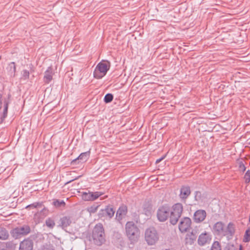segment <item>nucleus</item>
Returning a JSON list of instances; mask_svg holds the SVG:
<instances>
[{"mask_svg": "<svg viewBox=\"0 0 250 250\" xmlns=\"http://www.w3.org/2000/svg\"><path fill=\"white\" fill-rule=\"evenodd\" d=\"M191 225V219L189 217H184L180 222L179 229L182 233L187 232L190 228Z\"/></svg>", "mask_w": 250, "mask_h": 250, "instance_id": "nucleus-13", "label": "nucleus"}, {"mask_svg": "<svg viewBox=\"0 0 250 250\" xmlns=\"http://www.w3.org/2000/svg\"><path fill=\"white\" fill-rule=\"evenodd\" d=\"M245 242H248L250 240V232L249 230H246L245 235Z\"/></svg>", "mask_w": 250, "mask_h": 250, "instance_id": "nucleus-36", "label": "nucleus"}, {"mask_svg": "<svg viewBox=\"0 0 250 250\" xmlns=\"http://www.w3.org/2000/svg\"><path fill=\"white\" fill-rule=\"evenodd\" d=\"M52 205L56 208H60L61 207H64L66 204L63 200L54 199H53Z\"/></svg>", "mask_w": 250, "mask_h": 250, "instance_id": "nucleus-26", "label": "nucleus"}, {"mask_svg": "<svg viewBox=\"0 0 250 250\" xmlns=\"http://www.w3.org/2000/svg\"><path fill=\"white\" fill-rule=\"evenodd\" d=\"M22 77L24 80L29 79V72L27 70H23L22 71Z\"/></svg>", "mask_w": 250, "mask_h": 250, "instance_id": "nucleus-33", "label": "nucleus"}, {"mask_svg": "<svg viewBox=\"0 0 250 250\" xmlns=\"http://www.w3.org/2000/svg\"><path fill=\"white\" fill-rule=\"evenodd\" d=\"M226 248L227 250H238V249L235 248L233 245H228Z\"/></svg>", "mask_w": 250, "mask_h": 250, "instance_id": "nucleus-38", "label": "nucleus"}, {"mask_svg": "<svg viewBox=\"0 0 250 250\" xmlns=\"http://www.w3.org/2000/svg\"><path fill=\"white\" fill-rule=\"evenodd\" d=\"M145 239L148 245H155L159 240V235L156 229L150 227L146 229L145 232Z\"/></svg>", "mask_w": 250, "mask_h": 250, "instance_id": "nucleus-5", "label": "nucleus"}, {"mask_svg": "<svg viewBox=\"0 0 250 250\" xmlns=\"http://www.w3.org/2000/svg\"><path fill=\"white\" fill-rule=\"evenodd\" d=\"M239 168L242 172H244L246 170V167L242 162L239 163Z\"/></svg>", "mask_w": 250, "mask_h": 250, "instance_id": "nucleus-37", "label": "nucleus"}, {"mask_svg": "<svg viewBox=\"0 0 250 250\" xmlns=\"http://www.w3.org/2000/svg\"><path fill=\"white\" fill-rule=\"evenodd\" d=\"M89 151L82 153L77 158L71 161V164L76 165L79 161H81L82 163L85 162L89 156Z\"/></svg>", "mask_w": 250, "mask_h": 250, "instance_id": "nucleus-19", "label": "nucleus"}, {"mask_svg": "<svg viewBox=\"0 0 250 250\" xmlns=\"http://www.w3.org/2000/svg\"><path fill=\"white\" fill-rule=\"evenodd\" d=\"M127 212V208L125 205H122L119 207L116 212V218L121 220L125 216Z\"/></svg>", "mask_w": 250, "mask_h": 250, "instance_id": "nucleus-18", "label": "nucleus"}, {"mask_svg": "<svg viewBox=\"0 0 250 250\" xmlns=\"http://www.w3.org/2000/svg\"><path fill=\"white\" fill-rule=\"evenodd\" d=\"M52 79V68L49 67L44 73L43 77L44 82L46 83H49Z\"/></svg>", "mask_w": 250, "mask_h": 250, "instance_id": "nucleus-21", "label": "nucleus"}, {"mask_svg": "<svg viewBox=\"0 0 250 250\" xmlns=\"http://www.w3.org/2000/svg\"><path fill=\"white\" fill-rule=\"evenodd\" d=\"M78 179V178H75V179H74L71 180H70L69 181H68L67 182H66V183H65V185H66V184H69V183H71V182L73 181L74 180H76V179Z\"/></svg>", "mask_w": 250, "mask_h": 250, "instance_id": "nucleus-42", "label": "nucleus"}, {"mask_svg": "<svg viewBox=\"0 0 250 250\" xmlns=\"http://www.w3.org/2000/svg\"><path fill=\"white\" fill-rule=\"evenodd\" d=\"M8 75L12 77L15 76L16 67V64L14 62H11L9 63L8 67L6 68Z\"/></svg>", "mask_w": 250, "mask_h": 250, "instance_id": "nucleus-24", "label": "nucleus"}, {"mask_svg": "<svg viewBox=\"0 0 250 250\" xmlns=\"http://www.w3.org/2000/svg\"><path fill=\"white\" fill-rule=\"evenodd\" d=\"M103 194L104 193L102 192L96 191L93 192L88 191V192H82V197L84 201H94Z\"/></svg>", "mask_w": 250, "mask_h": 250, "instance_id": "nucleus-10", "label": "nucleus"}, {"mask_svg": "<svg viewBox=\"0 0 250 250\" xmlns=\"http://www.w3.org/2000/svg\"><path fill=\"white\" fill-rule=\"evenodd\" d=\"M30 231L31 229L30 227L27 225H24L12 229L10 233L13 238L19 239L28 234Z\"/></svg>", "mask_w": 250, "mask_h": 250, "instance_id": "nucleus-7", "label": "nucleus"}, {"mask_svg": "<svg viewBox=\"0 0 250 250\" xmlns=\"http://www.w3.org/2000/svg\"><path fill=\"white\" fill-rule=\"evenodd\" d=\"M191 191L189 186H182L180 189V198L182 200L186 201L190 194Z\"/></svg>", "mask_w": 250, "mask_h": 250, "instance_id": "nucleus-17", "label": "nucleus"}, {"mask_svg": "<svg viewBox=\"0 0 250 250\" xmlns=\"http://www.w3.org/2000/svg\"><path fill=\"white\" fill-rule=\"evenodd\" d=\"M61 226L62 229H64L69 226L71 224V217L69 216H63L60 219Z\"/></svg>", "mask_w": 250, "mask_h": 250, "instance_id": "nucleus-22", "label": "nucleus"}, {"mask_svg": "<svg viewBox=\"0 0 250 250\" xmlns=\"http://www.w3.org/2000/svg\"><path fill=\"white\" fill-rule=\"evenodd\" d=\"M126 236L131 244L136 243L140 237V231L132 221L127 222L125 226Z\"/></svg>", "mask_w": 250, "mask_h": 250, "instance_id": "nucleus-2", "label": "nucleus"}, {"mask_svg": "<svg viewBox=\"0 0 250 250\" xmlns=\"http://www.w3.org/2000/svg\"><path fill=\"white\" fill-rule=\"evenodd\" d=\"M98 206L97 207H91L90 208V211L91 212H95L97 211Z\"/></svg>", "mask_w": 250, "mask_h": 250, "instance_id": "nucleus-39", "label": "nucleus"}, {"mask_svg": "<svg viewBox=\"0 0 250 250\" xmlns=\"http://www.w3.org/2000/svg\"><path fill=\"white\" fill-rule=\"evenodd\" d=\"M196 239V234L193 231L190 233H188L185 238L186 244L191 245L194 243Z\"/></svg>", "mask_w": 250, "mask_h": 250, "instance_id": "nucleus-23", "label": "nucleus"}, {"mask_svg": "<svg viewBox=\"0 0 250 250\" xmlns=\"http://www.w3.org/2000/svg\"><path fill=\"white\" fill-rule=\"evenodd\" d=\"M245 179L246 183H249L250 182V170H248L245 175Z\"/></svg>", "mask_w": 250, "mask_h": 250, "instance_id": "nucleus-34", "label": "nucleus"}, {"mask_svg": "<svg viewBox=\"0 0 250 250\" xmlns=\"http://www.w3.org/2000/svg\"><path fill=\"white\" fill-rule=\"evenodd\" d=\"M115 212V210L112 206H107L104 208L101 209L99 211L98 216L99 218L107 217L111 219L114 216Z\"/></svg>", "mask_w": 250, "mask_h": 250, "instance_id": "nucleus-11", "label": "nucleus"}, {"mask_svg": "<svg viewBox=\"0 0 250 250\" xmlns=\"http://www.w3.org/2000/svg\"><path fill=\"white\" fill-rule=\"evenodd\" d=\"M164 158H165V156L162 157L161 158L157 159L156 161V163L158 164V163H160L162 160H163L164 159Z\"/></svg>", "mask_w": 250, "mask_h": 250, "instance_id": "nucleus-41", "label": "nucleus"}, {"mask_svg": "<svg viewBox=\"0 0 250 250\" xmlns=\"http://www.w3.org/2000/svg\"><path fill=\"white\" fill-rule=\"evenodd\" d=\"M211 240V235L206 231L202 233L198 237V243L200 246L209 244Z\"/></svg>", "mask_w": 250, "mask_h": 250, "instance_id": "nucleus-14", "label": "nucleus"}, {"mask_svg": "<svg viewBox=\"0 0 250 250\" xmlns=\"http://www.w3.org/2000/svg\"><path fill=\"white\" fill-rule=\"evenodd\" d=\"M6 248L10 249H15L16 247V244H15L12 241H9L6 243Z\"/></svg>", "mask_w": 250, "mask_h": 250, "instance_id": "nucleus-31", "label": "nucleus"}, {"mask_svg": "<svg viewBox=\"0 0 250 250\" xmlns=\"http://www.w3.org/2000/svg\"><path fill=\"white\" fill-rule=\"evenodd\" d=\"M39 250H53L51 246L47 244L43 245Z\"/></svg>", "mask_w": 250, "mask_h": 250, "instance_id": "nucleus-35", "label": "nucleus"}, {"mask_svg": "<svg viewBox=\"0 0 250 250\" xmlns=\"http://www.w3.org/2000/svg\"><path fill=\"white\" fill-rule=\"evenodd\" d=\"M43 206H43L42 202H34L31 204H30V205L27 206L25 207V208L27 209L30 210V209H33V208H41Z\"/></svg>", "mask_w": 250, "mask_h": 250, "instance_id": "nucleus-27", "label": "nucleus"}, {"mask_svg": "<svg viewBox=\"0 0 250 250\" xmlns=\"http://www.w3.org/2000/svg\"><path fill=\"white\" fill-rule=\"evenodd\" d=\"M225 228V224L221 221H218L213 225L212 231L215 235L226 236L228 240L232 239L235 232V225L232 222H229L226 229Z\"/></svg>", "mask_w": 250, "mask_h": 250, "instance_id": "nucleus-1", "label": "nucleus"}, {"mask_svg": "<svg viewBox=\"0 0 250 250\" xmlns=\"http://www.w3.org/2000/svg\"><path fill=\"white\" fill-rule=\"evenodd\" d=\"M110 68V62L107 61H103L96 66L93 72L94 77L96 79H101L107 73Z\"/></svg>", "mask_w": 250, "mask_h": 250, "instance_id": "nucleus-6", "label": "nucleus"}, {"mask_svg": "<svg viewBox=\"0 0 250 250\" xmlns=\"http://www.w3.org/2000/svg\"><path fill=\"white\" fill-rule=\"evenodd\" d=\"M48 208L43 207L40 211H38L34 214L33 219L36 224L40 223L48 214Z\"/></svg>", "mask_w": 250, "mask_h": 250, "instance_id": "nucleus-12", "label": "nucleus"}, {"mask_svg": "<svg viewBox=\"0 0 250 250\" xmlns=\"http://www.w3.org/2000/svg\"><path fill=\"white\" fill-rule=\"evenodd\" d=\"M6 250V249H1V250Z\"/></svg>", "mask_w": 250, "mask_h": 250, "instance_id": "nucleus-45", "label": "nucleus"}, {"mask_svg": "<svg viewBox=\"0 0 250 250\" xmlns=\"http://www.w3.org/2000/svg\"><path fill=\"white\" fill-rule=\"evenodd\" d=\"M1 59V56H0V59Z\"/></svg>", "mask_w": 250, "mask_h": 250, "instance_id": "nucleus-46", "label": "nucleus"}, {"mask_svg": "<svg viewBox=\"0 0 250 250\" xmlns=\"http://www.w3.org/2000/svg\"><path fill=\"white\" fill-rule=\"evenodd\" d=\"M113 99V95L111 93L106 94L104 97V101L105 103H110Z\"/></svg>", "mask_w": 250, "mask_h": 250, "instance_id": "nucleus-29", "label": "nucleus"}, {"mask_svg": "<svg viewBox=\"0 0 250 250\" xmlns=\"http://www.w3.org/2000/svg\"><path fill=\"white\" fill-rule=\"evenodd\" d=\"M33 241L31 239H25L20 243L19 250H33Z\"/></svg>", "mask_w": 250, "mask_h": 250, "instance_id": "nucleus-16", "label": "nucleus"}, {"mask_svg": "<svg viewBox=\"0 0 250 250\" xmlns=\"http://www.w3.org/2000/svg\"><path fill=\"white\" fill-rule=\"evenodd\" d=\"M162 250H175L173 249H163Z\"/></svg>", "mask_w": 250, "mask_h": 250, "instance_id": "nucleus-44", "label": "nucleus"}, {"mask_svg": "<svg viewBox=\"0 0 250 250\" xmlns=\"http://www.w3.org/2000/svg\"><path fill=\"white\" fill-rule=\"evenodd\" d=\"M195 200L197 201H199L201 199V193L200 191H196L195 192Z\"/></svg>", "mask_w": 250, "mask_h": 250, "instance_id": "nucleus-32", "label": "nucleus"}, {"mask_svg": "<svg viewBox=\"0 0 250 250\" xmlns=\"http://www.w3.org/2000/svg\"><path fill=\"white\" fill-rule=\"evenodd\" d=\"M2 94L0 93V110L2 108V106H1V104H2Z\"/></svg>", "mask_w": 250, "mask_h": 250, "instance_id": "nucleus-40", "label": "nucleus"}, {"mask_svg": "<svg viewBox=\"0 0 250 250\" xmlns=\"http://www.w3.org/2000/svg\"><path fill=\"white\" fill-rule=\"evenodd\" d=\"M92 237L94 244L97 246H101L105 242L104 230L102 224L95 225L92 231Z\"/></svg>", "mask_w": 250, "mask_h": 250, "instance_id": "nucleus-3", "label": "nucleus"}, {"mask_svg": "<svg viewBox=\"0 0 250 250\" xmlns=\"http://www.w3.org/2000/svg\"><path fill=\"white\" fill-rule=\"evenodd\" d=\"M171 208L168 204L160 206L157 211V217L160 222L166 221L170 215Z\"/></svg>", "mask_w": 250, "mask_h": 250, "instance_id": "nucleus-8", "label": "nucleus"}, {"mask_svg": "<svg viewBox=\"0 0 250 250\" xmlns=\"http://www.w3.org/2000/svg\"><path fill=\"white\" fill-rule=\"evenodd\" d=\"M211 250H221L220 243L218 241H215L212 245Z\"/></svg>", "mask_w": 250, "mask_h": 250, "instance_id": "nucleus-30", "label": "nucleus"}, {"mask_svg": "<svg viewBox=\"0 0 250 250\" xmlns=\"http://www.w3.org/2000/svg\"><path fill=\"white\" fill-rule=\"evenodd\" d=\"M143 211L147 216H150L153 212L152 204L149 202H145L143 206Z\"/></svg>", "mask_w": 250, "mask_h": 250, "instance_id": "nucleus-20", "label": "nucleus"}, {"mask_svg": "<svg viewBox=\"0 0 250 250\" xmlns=\"http://www.w3.org/2000/svg\"><path fill=\"white\" fill-rule=\"evenodd\" d=\"M11 102V95L9 93L7 97L3 99V109L0 114V124L2 123L7 116L8 109L9 104Z\"/></svg>", "mask_w": 250, "mask_h": 250, "instance_id": "nucleus-9", "label": "nucleus"}, {"mask_svg": "<svg viewBox=\"0 0 250 250\" xmlns=\"http://www.w3.org/2000/svg\"><path fill=\"white\" fill-rule=\"evenodd\" d=\"M238 250H242V245H239V249H238Z\"/></svg>", "mask_w": 250, "mask_h": 250, "instance_id": "nucleus-43", "label": "nucleus"}, {"mask_svg": "<svg viewBox=\"0 0 250 250\" xmlns=\"http://www.w3.org/2000/svg\"><path fill=\"white\" fill-rule=\"evenodd\" d=\"M207 216V213L205 210L198 209L196 210L193 215V220L196 223L202 222Z\"/></svg>", "mask_w": 250, "mask_h": 250, "instance_id": "nucleus-15", "label": "nucleus"}, {"mask_svg": "<svg viewBox=\"0 0 250 250\" xmlns=\"http://www.w3.org/2000/svg\"><path fill=\"white\" fill-rule=\"evenodd\" d=\"M46 226L50 229H53L55 226V221L51 217L48 218L45 220Z\"/></svg>", "mask_w": 250, "mask_h": 250, "instance_id": "nucleus-28", "label": "nucleus"}, {"mask_svg": "<svg viewBox=\"0 0 250 250\" xmlns=\"http://www.w3.org/2000/svg\"><path fill=\"white\" fill-rule=\"evenodd\" d=\"M183 210V207L182 204L177 203L174 204L170 209L169 222L171 224L175 225L177 224L180 217L181 216Z\"/></svg>", "mask_w": 250, "mask_h": 250, "instance_id": "nucleus-4", "label": "nucleus"}, {"mask_svg": "<svg viewBox=\"0 0 250 250\" xmlns=\"http://www.w3.org/2000/svg\"><path fill=\"white\" fill-rule=\"evenodd\" d=\"M9 236L8 231L3 227L0 226V239L6 240Z\"/></svg>", "mask_w": 250, "mask_h": 250, "instance_id": "nucleus-25", "label": "nucleus"}]
</instances>
